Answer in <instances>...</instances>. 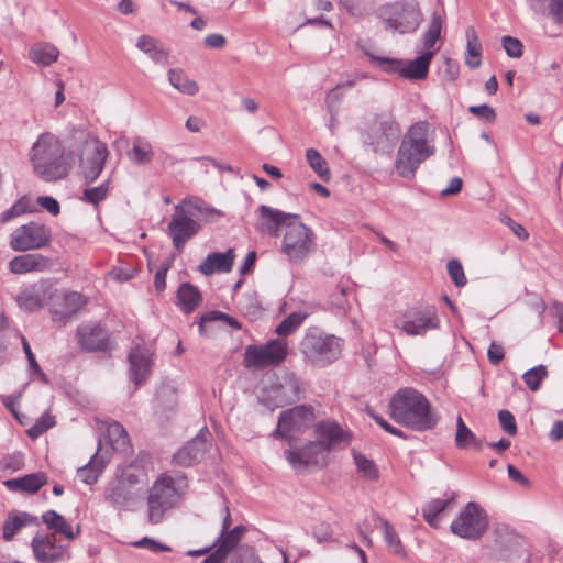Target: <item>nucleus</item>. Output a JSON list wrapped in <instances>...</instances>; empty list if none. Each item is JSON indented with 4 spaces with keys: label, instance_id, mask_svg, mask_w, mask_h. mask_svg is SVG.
Here are the masks:
<instances>
[{
    "label": "nucleus",
    "instance_id": "338daca9",
    "mask_svg": "<svg viewBox=\"0 0 563 563\" xmlns=\"http://www.w3.org/2000/svg\"><path fill=\"white\" fill-rule=\"evenodd\" d=\"M37 203L53 216H57L60 212L58 201L51 196H40L37 198Z\"/></svg>",
    "mask_w": 563,
    "mask_h": 563
},
{
    "label": "nucleus",
    "instance_id": "f257e3e1",
    "mask_svg": "<svg viewBox=\"0 0 563 563\" xmlns=\"http://www.w3.org/2000/svg\"><path fill=\"white\" fill-rule=\"evenodd\" d=\"M257 229L273 238H277L285 228L282 250L292 262H301L314 246L313 231L298 221L299 214L284 212L266 205L257 208Z\"/></svg>",
    "mask_w": 563,
    "mask_h": 563
},
{
    "label": "nucleus",
    "instance_id": "09e8293b",
    "mask_svg": "<svg viewBox=\"0 0 563 563\" xmlns=\"http://www.w3.org/2000/svg\"><path fill=\"white\" fill-rule=\"evenodd\" d=\"M353 459L357 468V472L363 477L369 481H376L379 477V472L374 461L367 459L364 454L353 451Z\"/></svg>",
    "mask_w": 563,
    "mask_h": 563
},
{
    "label": "nucleus",
    "instance_id": "dca6fc26",
    "mask_svg": "<svg viewBox=\"0 0 563 563\" xmlns=\"http://www.w3.org/2000/svg\"><path fill=\"white\" fill-rule=\"evenodd\" d=\"M493 552L496 559L512 561L523 554V539L507 525H497L493 530Z\"/></svg>",
    "mask_w": 563,
    "mask_h": 563
},
{
    "label": "nucleus",
    "instance_id": "5701e85b",
    "mask_svg": "<svg viewBox=\"0 0 563 563\" xmlns=\"http://www.w3.org/2000/svg\"><path fill=\"white\" fill-rule=\"evenodd\" d=\"M52 296V284L48 280H40L23 289L16 301L21 309L34 311L42 308Z\"/></svg>",
    "mask_w": 563,
    "mask_h": 563
},
{
    "label": "nucleus",
    "instance_id": "6e6d98bb",
    "mask_svg": "<svg viewBox=\"0 0 563 563\" xmlns=\"http://www.w3.org/2000/svg\"><path fill=\"white\" fill-rule=\"evenodd\" d=\"M448 273L456 287L466 285L467 279L461 262L456 258L450 260L446 265Z\"/></svg>",
    "mask_w": 563,
    "mask_h": 563
},
{
    "label": "nucleus",
    "instance_id": "72a5a7b5",
    "mask_svg": "<svg viewBox=\"0 0 563 563\" xmlns=\"http://www.w3.org/2000/svg\"><path fill=\"white\" fill-rule=\"evenodd\" d=\"M530 8L549 16L554 23L563 24V0H529Z\"/></svg>",
    "mask_w": 563,
    "mask_h": 563
},
{
    "label": "nucleus",
    "instance_id": "6ab92c4d",
    "mask_svg": "<svg viewBox=\"0 0 563 563\" xmlns=\"http://www.w3.org/2000/svg\"><path fill=\"white\" fill-rule=\"evenodd\" d=\"M199 223L192 219L184 208L179 205L175 207V213L168 223V234L173 240V244L178 252H181L184 245L199 231Z\"/></svg>",
    "mask_w": 563,
    "mask_h": 563
},
{
    "label": "nucleus",
    "instance_id": "680f3d73",
    "mask_svg": "<svg viewBox=\"0 0 563 563\" xmlns=\"http://www.w3.org/2000/svg\"><path fill=\"white\" fill-rule=\"evenodd\" d=\"M498 420L501 429L509 435H515L517 433V423L514 415L506 409H503L498 412Z\"/></svg>",
    "mask_w": 563,
    "mask_h": 563
},
{
    "label": "nucleus",
    "instance_id": "f8f14e48",
    "mask_svg": "<svg viewBox=\"0 0 563 563\" xmlns=\"http://www.w3.org/2000/svg\"><path fill=\"white\" fill-rule=\"evenodd\" d=\"M316 420L314 409L308 405H297L280 412L274 438L291 440L295 433L309 429Z\"/></svg>",
    "mask_w": 563,
    "mask_h": 563
},
{
    "label": "nucleus",
    "instance_id": "6e6552de",
    "mask_svg": "<svg viewBox=\"0 0 563 563\" xmlns=\"http://www.w3.org/2000/svg\"><path fill=\"white\" fill-rule=\"evenodd\" d=\"M305 397V387L301 379L290 371H282L271 376L269 385L261 396V402L274 410L295 404Z\"/></svg>",
    "mask_w": 563,
    "mask_h": 563
},
{
    "label": "nucleus",
    "instance_id": "c756f323",
    "mask_svg": "<svg viewBox=\"0 0 563 563\" xmlns=\"http://www.w3.org/2000/svg\"><path fill=\"white\" fill-rule=\"evenodd\" d=\"M85 297L77 291L64 292L54 308L55 319H68L86 306Z\"/></svg>",
    "mask_w": 563,
    "mask_h": 563
},
{
    "label": "nucleus",
    "instance_id": "ddd939ff",
    "mask_svg": "<svg viewBox=\"0 0 563 563\" xmlns=\"http://www.w3.org/2000/svg\"><path fill=\"white\" fill-rule=\"evenodd\" d=\"M288 344L283 339H272L262 345H249L244 352V365L247 368L276 366L285 361Z\"/></svg>",
    "mask_w": 563,
    "mask_h": 563
},
{
    "label": "nucleus",
    "instance_id": "c03bdc74",
    "mask_svg": "<svg viewBox=\"0 0 563 563\" xmlns=\"http://www.w3.org/2000/svg\"><path fill=\"white\" fill-rule=\"evenodd\" d=\"M443 20L441 15L433 12L431 15L430 24L423 33V47L424 52L434 51L433 46L441 36Z\"/></svg>",
    "mask_w": 563,
    "mask_h": 563
},
{
    "label": "nucleus",
    "instance_id": "423d86ee",
    "mask_svg": "<svg viewBox=\"0 0 563 563\" xmlns=\"http://www.w3.org/2000/svg\"><path fill=\"white\" fill-rule=\"evenodd\" d=\"M73 140L79 151V167L85 184L96 181L104 169L109 151L107 144L100 141L95 134L84 130L73 131Z\"/></svg>",
    "mask_w": 563,
    "mask_h": 563
},
{
    "label": "nucleus",
    "instance_id": "4c0bfd02",
    "mask_svg": "<svg viewBox=\"0 0 563 563\" xmlns=\"http://www.w3.org/2000/svg\"><path fill=\"white\" fill-rule=\"evenodd\" d=\"M107 461L98 455V451L91 456L89 462L77 470L78 477L85 484H93L106 467Z\"/></svg>",
    "mask_w": 563,
    "mask_h": 563
},
{
    "label": "nucleus",
    "instance_id": "0eeeda50",
    "mask_svg": "<svg viewBox=\"0 0 563 563\" xmlns=\"http://www.w3.org/2000/svg\"><path fill=\"white\" fill-rule=\"evenodd\" d=\"M377 14L386 31L398 34L415 33L423 21L418 1L397 0L382 5Z\"/></svg>",
    "mask_w": 563,
    "mask_h": 563
},
{
    "label": "nucleus",
    "instance_id": "f03ea898",
    "mask_svg": "<svg viewBox=\"0 0 563 563\" xmlns=\"http://www.w3.org/2000/svg\"><path fill=\"white\" fill-rule=\"evenodd\" d=\"M388 415L395 422L418 432L434 429L440 420L428 398L412 387L400 388L393 395Z\"/></svg>",
    "mask_w": 563,
    "mask_h": 563
},
{
    "label": "nucleus",
    "instance_id": "cd10ccee",
    "mask_svg": "<svg viewBox=\"0 0 563 563\" xmlns=\"http://www.w3.org/2000/svg\"><path fill=\"white\" fill-rule=\"evenodd\" d=\"M437 51L423 52L412 60H402L400 76L406 79L420 80L427 78L429 67Z\"/></svg>",
    "mask_w": 563,
    "mask_h": 563
},
{
    "label": "nucleus",
    "instance_id": "13d9d810",
    "mask_svg": "<svg viewBox=\"0 0 563 563\" xmlns=\"http://www.w3.org/2000/svg\"><path fill=\"white\" fill-rule=\"evenodd\" d=\"M231 563H263L250 547L243 545L234 552Z\"/></svg>",
    "mask_w": 563,
    "mask_h": 563
},
{
    "label": "nucleus",
    "instance_id": "4be33fe9",
    "mask_svg": "<svg viewBox=\"0 0 563 563\" xmlns=\"http://www.w3.org/2000/svg\"><path fill=\"white\" fill-rule=\"evenodd\" d=\"M210 435L207 428L200 432L186 445L179 449L173 456V462L178 466H191L200 462L208 451V437Z\"/></svg>",
    "mask_w": 563,
    "mask_h": 563
},
{
    "label": "nucleus",
    "instance_id": "1a4fd4ad",
    "mask_svg": "<svg viewBox=\"0 0 563 563\" xmlns=\"http://www.w3.org/2000/svg\"><path fill=\"white\" fill-rule=\"evenodd\" d=\"M343 340L321 331L319 328H309L300 342V351L307 360L316 366H325L341 355Z\"/></svg>",
    "mask_w": 563,
    "mask_h": 563
},
{
    "label": "nucleus",
    "instance_id": "a19ab883",
    "mask_svg": "<svg viewBox=\"0 0 563 563\" xmlns=\"http://www.w3.org/2000/svg\"><path fill=\"white\" fill-rule=\"evenodd\" d=\"M126 155L133 164L146 165L153 159L154 152L152 145L147 141L137 137L134 141L132 148L128 151Z\"/></svg>",
    "mask_w": 563,
    "mask_h": 563
},
{
    "label": "nucleus",
    "instance_id": "f704fd0d",
    "mask_svg": "<svg viewBox=\"0 0 563 563\" xmlns=\"http://www.w3.org/2000/svg\"><path fill=\"white\" fill-rule=\"evenodd\" d=\"M455 445L460 450L473 448L477 451L483 446L482 440L465 424L461 416L456 419Z\"/></svg>",
    "mask_w": 563,
    "mask_h": 563
},
{
    "label": "nucleus",
    "instance_id": "de8ad7c7",
    "mask_svg": "<svg viewBox=\"0 0 563 563\" xmlns=\"http://www.w3.org/2000/svg\"><path fill=\"white\" fill-rule=\"evenodd\" d=\"M306 317L307 313L300 311L292 312L277 325L275 332L279 336H288L299 329Z\"/></svg>",
    "mask_w": 563,
    "mask_h": 563
},
{
    "label": "nucleus",
    "instance_id": "4d7b16f0",
    "mask_svg": "<svg viewBox=\"0 0 563 563\" xmlns=\"http://www.w3.org/2000/svg\"><path fill=\"white\" fill-rule=\"evenodd\" d=\"M23 466V455L21 453H15L9 456H4L0 459V476L7 474L8 472H16L21 470Z\"/></svg>",
    "mask_w": 563,
    "mask_h": 563
},
{
    "label": "nucleus",
    "instance_id": "c9c22d12",
    "mask_svg": "<svg viewBox=\"0 0 563 563\" xmlns=\"http://www.w3.org/2000/svg\"><path fill=\"white\" fill-rule=\"evenodd\" d=\"M177 299L185 313L192 312L202 300L199 289L190 283H183L179 286Z\"/></svg>",
    "mask_w": 563,
    "mask_h": 563
},
{
    "label": "nucleus",
    "instance_id": "774afa93",
    "mask_svg": "<svg viewBox=\"0 0 563 563\" xmlns=\"http://www.w3.org/2000/svg\"><path fill=\"white\" fill-rule=\"evenodd\" d=\"M501 221L510 228V230L514 232V234L521 241H525L528 239L529 233L528 231L519 223L514 221L510 217L505 216Z\"/></svg>",
    "mask_w": 563,
    "mask_h": 563
},
{
    "label": "nucleus",
    "instance_id": "a211bd4d",
    "mask_svg": "<svg viewBox=\"0 0 563 563\" xmlns=\"http://www.w3.org/2000/svg\"><path fill=\"white\" fill-rule=\"evenodd\" d=\"M31 549L37 563H58L70 559L68 548L58 543L54 534H35Z\"/></svg>",
    "mask_w": 563,
    "mask_h": 563
},
{
    "label": "nucleus",
    "instance_id": "412c9836",
    "mask_svg": "<svg viewBox=\"0 0 563 563\" xmlns=\"http://www.w3.org/2000/svg\"><path fill=\"white\" fill-rule=\"evenodd\" d=\"M76 336L81 349L89 352L107 351L110 347L109 332L100 323L80 324Z\"/></svg>",
    "mask_w": 563,
    "mask_h": 563
},
{
    "label": "nucleus",
    "instance_id": "bb28decb",
    "mask_svg": "<svg viewBox=\"0 0 563 563\" xmlns=\"http://www.w3.org/2000/svg\"><path fill=\"white\" fill-rule=\"evenodd\" d=\"M49 266V260L38 253H26L13 257L9 262V268L13 274L42 272Z\"/></svg>",
    "mask_w": 563,
    "mask_h": 563
},
{
    "label": "nucleus",
    "instance_id": "473e14b6",
    "mask_svg": "<svg viewBox=\"0 0 563 563\" xmlns=\"http://www.w3.org/2000/svg\"><path fill=\"white\" fill-rule=\"evenodd\" d=\"M36 523L37 518L29 512H10L3 522L2 537L5 541H11L24 527Z\"/></svg>",
    "mask_w": 563,
    "mask_h": 563
},
{
    "label": "nucleus",
    "instance_id": "5fc2aeb1",
    "mask_svg": "<svg viewBox=\"0 0 563 563\" xmlns=\"http://www.w3.org/2000/svg\"><path fill=\"white\" fill-rule=\"evenodd\" d=\"M380 523L384 530L385 541L389 549L396 554H401L404 551L402 544L394 528L386 520H380Z\"/></svg>",
    "mask_w": 563,
    "mask_h": 563
},
{
    "label": "nucleus",
    "instance_id": "aec40b11",
    "mask_svg": "<svg viewBox=\"0 0 563 563\" xmlns=\"http://www.w3.org/2000/svg\"><path fill=\"white\" fill-rule=\"evenodd\" d=\"M313 432L321 449L325 450L328 453L342 443H349L351 440L350 432L333 420L317 422L313 426Z\"/></svg>",
    "mask_w": 563,
    "mask_h": 563
},
{
    "label": "nucleus",
    "instance_id": "39448f33",
    "mask_svg": "<svg viewBox=\"0 0 563 563\" xmlns=\"http://www.w3.org/2000/svg\"><path fill=\"white\" fill-rule=\"evenodd\" d=\"M187 487L188 481L183 472L161 474L153 483L147 498L151 523H159L166 511L181 500Z\"/></svg>",
    "mask_w": 563,
    "mask_h": 563
},
{
    "label": "nucleus",
    "instance_id": "a18cd8bd",
    "mask_svg": "<svg viewBox=\"0 0 563 563\" xmlns=\"http://www.w3.org/2000/svg\"><path fill=\"white\" fill-rule=\"evenodd\" d=\"M306 158L313 172L323 180L329 181L331 178V172L327 161L322 155L314 148H308L306 151Z\"/></svg>",
    "mask_w": 563,
    "mask_h": 563
},
{
    "label": "nucleus",
    "instance_id": "3c124183",
    "mask_svg": "<svg viewBox=\"0 0 563 563\" xmlns=\"http://www.w3.org/2000/svg\"><path fill=\"white\" fill-rule=\"evenodd\" d=\"M240 540L233 537L230 531L220 532L219 537L216 539L213 547H217L223 555L228 558L229 553L233 550H238Z\"/></svg>",
    "mask_w": 563,
    "mask_h": 563
},
{
    "label": "nucleus",
    "instance_id": "4468645a",
    "mask_svg": "<svg viewBox=\"0 0 563 563\" xmlns=\"http://www.w3.org/2000/svg\"><path fill=\"white\" fill-rule=\"evenodd\" d=\"M395 327L408 335H423L429 330H437L440 320L432 306H417L409 308L395 320Z\"/></svg>",
    "mask_w": 563,
    "mask_h": 563
},
{
    "label": "nucleus",
    "instance_id": "2f4dec72",
    "mask_svg": "<svg viewBox=\"0 0 563 563\" xmlns=\"http://www.w3.org/2000/svg\"><path fill=\"white\" fill-rule=\"evenodd\" d=\"M47 482V476L43 472L27 474L23 477L7 479L3 485L11 492L36 493Z\"/></svg>",
    "mask_w": 563,
    "mask_h": 563
},
{
    "label": "nucleus",
    "instance_id": "a878e982",
    "mask_svg": "<svg viewBox=\"0 0 563 563\" xmlns=\"http://www.w3.org/2000/svg\"><path fill=\"white\" fill-rule=\"evenodd\" d=\"M235 254L232 249L224 253H210L199 265V272L206 276L214 273H229L232 269Z\"/></svg>",
    "mask_w": 563,
    "mask_h": 563
},
{
    "label": "nucleus",
    "instance_id": "bf43d9fd",
    "mask_svg": "<svg viewBox=\"0 0 563 563\" xmlns=\"http://www.w3.org/2000/svg\"><path fill=\"white\" fill-rule=\"evenodd\" d=\"M503 47L509 57L518 58L522 56V43L510 35L501 38Z\"/></svg>",
    "mask_w": 563,
    "mask_h": 563
},
{
    "label": "nucleus",
    "instance_id": "f3484780",
    "mask_svg": "<svg viewBox=\"0 0 563 563\" xmlns=\"http://www.w3.org/2000/svg\"><path fill=\"white\" fill-rule=\"evenodd\" d=\"M287 462L296 471L306 470L310 465L324 466L328 463V452L314 441H309L300 448H289L285 451Z\"/></svg>",
    "mask_w": 563,
    "mask_h": 563
},
{
    "label": "nucleus",
    "instance_id": "2eb2a0df",
    "mask_svg": "<svg viewBox=\"0 0 563 563\" xmlns=\"http://www.w3.org/2000/svg\"><path fill=\"white\" fill-rule=\"evenodd\" d=\"M52 232L48 227L29 222L16 228L10 235V246L18 252L38 250L49 245Z\"/></svg>",
    "mask_w": 563,
    "mask_h": 563
},
{
    "label": "nucleus",
    "instance_id": "58836bf2",
    "mask_svg": "<svg viewBox=\"0 0 563 563\" xmlns=\"http://www.w3.org/2000/svg\"><path fill=\"white\" fill-rule=\"evenodd\" d=\"M168 80L175 89L184 95L195 96L199 91L198 84L195 80L189 79L180 68L169 69Z\"/></svg>",
    "mask_w": 563,
    "mask_h": 563
},
{
    "label": "nucleus",
    "instance_id": "69168bd1",
    "mask_svg": "<svg viewBox=\"0 0 563 563\" xmlns=\"http://www.w3.org/2000/svg\"><path fill=\"white\" fill-rule=\"evenodd\" d=\"M487 357L492 365H498L505 357L503 345L492 342L487 351Z\"/></svg>",
    "mask_w": 563,
    "mask_h": 563
},
{
    "label": "nucleus",
    "instance_id": "e433bc0d",
    "mask_svg": "<svg viewBox=\"0 0 563 563\" xmlns=\"http://www.w3.org/2000/svg\"><path fill=\"white\" fill-rule=\"evenodd\" d=\"M482 44L478 40L477 32L473 26L466 29V58L465 64L471 69H476L482 64Z\"/></svg>",
    "mask_w": 563,
    "mask_h": 563
},
{
    "label": "nucleus",
    "instance_id": "49530a36",
    "mask_svg": "<svg viewBox=\"0 0 563 563\" xmlns=\"http://www.w3.org/2000/svg\"><path fill=\"white\" fill-rule=\"evenodd\" d=\"M110 181L111 178L109 177L99 186L86 188L80 200L97 207L108 197Z\"/></svg>",
    "mask_w": 563,
    "mask_h": 563
},
{
    "label": "nucleus",
    "instance_id": "79ce46f5",
    "mask_svg": "<svg viewBox=\"0 0 563 563\" xmlns=\"http://www.w3.org/2000/svg\"><path fill=\"white\" fill-rule=\"evenodd\" d=\"M58 54L54 45L44 43L34 45L29 52V57L35 64L48 66L58 58Z\"/></svg>",
    "mask_w": 563,
    "mask_h": 563
},
{
    "label": "nucleus",
    "instance_id": "864d4df0",
    "mask_svg": "<svg viewBox=\"0 0 563 563\" xmlns=\"http://www.w3.org/2000/svg\"><path fill=\"white\" fill-rule=\"evenodd\" d=\"M369 60L376 64L383 71L388 74L398 73L400 75L402 59L379 57L376 55H368Z\"/></svg>",
    "mask_w": 563,
    "mask_h": 563
},
{
    "label": "nucleus",
    "instance_id": "b1692460",
    "mask_svg": "<svg viewBox=\"0 0 563 563\" xmlns=\"http://www.w3.org/2000/svg\"><path fill=\"white\" fill-rule=\"evenodd\" d=\"M128 361L130 378L139 387L151 375L152 355L147 349L136 345L130 351Z\"/></svg>",
    "mask_w": 563,
    "mask_h": 563
},
{
    "label": "nucleus",
    "instance_id": "393cba45",
    "mask_svg": "<svg viewBox=\"0 0 563 563\" xmlns=\"http://www.w3.org/2000/svg\"><path fill=\"white\" fill-rule=\"evenodd\" d=\"M104 500L114 509H126L134 500L131 484L124 479L110 483L104 492Z\"/></svg>",
    "mask_w": 563,
    "mask_h": 563
},
{
    "label": "nucleus",
    "instance_id": "ea45409f",
    "mask_svg": "<svg viewBox=\"0 0 563 563\" xmlns=\"http://www.w3.org/2000/svg\"><path fill=\"white\" fill-rule=\"evenodd\" d=\"M454 494L446 499H432L422 507V516L424 520L431 526L437 528L440 523V515L446 509L450 503L454 500Z\"/></svg>",
    "mask_w": 563,
    "mask_h": 563
},
{
    "label": "nucleus",
    "instance_id": "7ed1b4c3",
    "mask_svg": "<svg viewBox=\"0 0 563 563\" xmlns=\"http://www.w3.org/2000/svg\"><path fill=\"white\" fill-rule=\"evenodd\" d=\"M435 154V130L428 121H418L405 133L395 161L398 175L412 179L419 166Z\"/></svg>",
    "mask_w": 563,
    "mask_h": 563
},
{
    "label": "nucleus",
    "instance_id": "37998d69",
    "mask_svg": "<svg viewBox=\"0 0 563 563\" xmlns=\"http://www.w3.org/2000/svg\"><path fill=\"white\" fill-rule=\"evenodd\" d=\"M106 432L113 450H125V448L129 445V435L120 422H109L107 424Z\"/></svg>",
    "mask_w": 563,
    "mask_h": 563
},
{
    "label": "nucleus",
    "instance_id": "603ef678",
    "mask_svg": "<svg viewBox=\"0 0 563 563\" xmlns=\"http://www.w3.org/2000/svg\"><path fill=\"white\" fill-rule=\"evenodd\" d=\"M56 423L55 417L48 413L42 415L36 422L27 430V434L32 439L38 438Z\"/></svg>",
    "mask_w": 563,
    "mask_h": 563
},
{
    "label": "nucleus",
    "instance_id": "0e129e2a",
    "mask_svg": "<svg viewBox=\"0 0 563 563\" xmlns=\"http://www.w3.org/2000/svg\"><path fill=\"white\" fill-rule=\"evenodd\" d=\"M132 545L135 548L148 549L151 552L154 553L168 552L172 550L168 545L155 541L148 537H144L141 540L133 542Z\"/></svg>",
    "mask_w": 563,
    "mask_h": 563
},
{
    "label": "nucleus",
    "instance_id": "052dcab7",
    "mask_svg": "<svg viewBox=\"0 0 563 563\" xmlns=\"http://www.w3.org/2000/svg\"><path fill=\"white\" fill-rule=\"evenodd\" d=\"M174 257L166 260L162 263L154 276V287L161 292L166 288V275L173 265Z\"/></svg>",
    "mask_w": 563,
    "mask_h": 563
},
{
    "label": "nucleus",
    "instance_id": "c85d7f7f",
    "mask_svg": "<svg viewBox=\"0 0 563 563\" xmlns=\"http://www.w3.org/2000/svg\"><path fill=\"white\" fill-rule=\"evenodd\" d=\"M42 521L46 527L52 530L51 534H60L68 541L75 540L81 532V527L78 525L74 530L73 527L67 522L64 516L56 512L55 510H47L42 515Z\"/></svg>",
    "mask_w": 563,
    "mask_h": 563
},
{
    "label": "nucleus",
    "instance_id": "7c9ffc66",
    "mask_svg": "<svg viewBox=\"0 0 563 563\" xmlns=\"http://www.w3.org/2000/svg\"><path fill=\"white\" fill-rule=\"evenodd\" d=\"M136 47L146 54L155 64L162 66L168 64L169 52L161 41L150 35H141L137 38Z\"/></svg>",
    "mask_w": 563,
    "mask_h": 563
},
{
    "label": "nucleus",
    "instance_id": "9b49d317",
    "mask_svg": "<svg viewBox=\"0 0 563 563\" xmlns=\"http://www.w3.org/2000/svg\"><path fill=\"white\" fill-rule=\"evenodd\" d=\"M486 510L475 501H468L451 522L450 529L455 536L466 540H478L488 528Z\"/></svg>",
    "mask_w": 563,
    "mask_h": 563
},
{
    "label": "nucleus",
    "instance_id": "8fccbe9b",
    "mask_svg": "<svg viewBox=\"0 0 563 563\" xmlns=\"http://www.w3.org/2000/svg\"><path fill=\"white\" fill-rule=\"evenodd\" d=\"M548 376V369L544 365H537L528 369L523 375L522 379L528 388L532 391H537L541 387L542 380Z\"/></svg>",
    "mask_w": 563,
    "mask_h": 563
},
{
    "label": "nucleus",
    "instance_id": "20e7f679",
    "mask_svg": "<svg viewBox=\"0 0 563 563\" xmlns=\"http://www.w3.org/2000/svg\"><path fill=\"white\" fill-rule=\"evenodd\" d=\"M30 162L35 175L44 181H55L68 175L65 147L57 136L42 133L30 151Z\"/></svg>",
    "mask_w": 563,
    "mask_h": 563
},
{
    "label": "nucleus",
    "instance_id": "e2e57ef3",
    "mask_svg": "<svg viewBox=\"0 0 563 563\" xmlns=\"http://www.w3.org/2000/svg\"><path fill=\"white\" fill-rule=\"evenodd\" d=\"M468 111L476 118L484 120L486 122H489V123H493L496 120L495 110L486 103L478 104V106H471L468 108Z\"/></svg>",
    "mask_w": 563,
    "mask_h": 563
},
{
    "label": "nucleus",
    "instance_id": "9d476101",
    "mask_svg": "<svg viewBox=\"0 0 563 563\" xmlns=\"http://www.w3.org/2000/svg\"><path fill=\"white\" fill-rule=\"evenodd\" d=\"M400 132V125L391 113H378L364 134V143L375 153L387 152L399 139Z\"/></svg>",
    "mask_w": 563,
    "mask_h": 563
}]
</instances>
